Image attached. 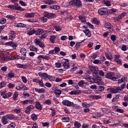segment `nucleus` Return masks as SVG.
<instances>
[{
    "label": "nucleus",
    "instance_id": "37998d69",
    "mask_svg": "<svg viewBox=\"0 0 128 128\" xmlns=\"http://www.w3.org/2000/svg\"><path fill=\"white\" fill-rule=\"evenodd\" d=\"M31 118L32 120H38V115L35 114H32L31 115Z\"/></svg>",
    "mask_w": 128,
    "mask_h": 128
},
{
    "label": "nucleus",
    "instance_id": "a878e982",
    "mask_svg": "<svg viewBox=\"0 0 128 128\" xmlns=\"http://www.w3.org/2000/svg\"><path fill=\"white\" fill-rule=\"evenodd\" d=\"M44 2V4H56V1H54L52 0H43Z\"/></svg>",
    "mask_w": 128,
    "mask_h": 128
},
{
    "label": "nucleus",
    "instance_id": "c03bdc74",
    "mask_svg": "<svg viewBox=\"0 0 128 128\" xmlns=\"http://www.w3.org/2000/svg\"><path fill=\"white\" fill-rule=\"evenodd\" d=\"M48 79L50 82H54V80H56V77L54 76L49 75Z\"/></svg>",
    "mask_w": 128,
    "mask_h": 128
},
{
    "label": "nucleus",
    "instance_id": "09e8293b",
    "mask_svg": "<svg viewBox=\"0 0 128 128\" xmlns=\"http://www.w3.org/2000/svg\"><path fill=\"white\" fill-rule=\"evenodd\" d=\"M16 128V123L12 122L6 128Z\"/></svg>",
    "mask_w": 128,
    "mask_h": 128
},
{
    "label": "nucleus",
    "instance_id": "c85d7f7f",
    "mask_svg": "<svg viewBox=\"0 0 128 128\" xmlns=\"http://www.w3.org/2000/svg\"><path fill=\"white\" fill-rule=\"evenodd\" d=\"M34 90L35 92H38V94H44V89L42 88L40 89H38V88H35Z\"/></svg>",
    "mask_w": 128,
    "mask_h": 128
},
{
    "label": "nucleus",
    "instance_id": "412c9836",
    "mask_svg": "<svg viewBox=\"0 0 128 128\" xmlns=\"http://www.w3.org/2000/svg\"><path fill=\"white\" fill-rule=\"evenodd\" d=\"M9 38L11 40H13L14 38H16V33L14 32H11L9 34Z\"/></svg>",
    "mask_w": 128,
    "mask_h": 128
},
{
    "label": "nucleus",
    "instance_id": "9d476101",
    "mask_svg": "<svg viewBox=\"0 0 128 128\" xmlns=\"http://www.w3.org/2000/svg\"><path fill=\"white\" fill-rule=\"evenodd\" d=\"M34 108V106L33 105H30L25 109V112L27 114H30V112L32 110V109Z\"/></svg>",
    "mask_w": 128,
    "mask_h": 128
},
{
    "label": "nucleus",
    "instance_id": "f8f14e48",
    "mask_svg": "<svg viewBox=\"0 0 128 128\" xmlns=\"http://www.w3.org/2000/svg\"><path fill=\"white\" fill-rule=\"evenodd\" d=\"M105 27L107 28L108 30H109L110 32H112L114 30L112 29V24L109 22L106 23L105 24Z\"/></svg>",
    "mask_w": 128,
    "mask_h": 128
},
{
    "label": "nucleus",
    "instance_id": "423d86ee",
    "mask_svg": "<svg viewBox=\"0 0 128 128\" xmlns=\"http://www.w3.org/2000/svg\"><path fill=\"white\" fill-rule=\"evenodd\" d=\"M10 56H4V53L2 52H0V62H6L10 60Z\"/></svg>",
    "mask_w": 128,
    "mask_h": 128
},
{
    "label": "nucleus",
    "instance_id": "338daca9",
    "mask_svg": "<svg viewBox=\"0 0 128 128\" xmlns=\"http://www.w3.org/2000/svg\"><path fill=\"white\" fill-rule=\"evenodd\" d=\"M6 86V82H2L0 83V88H4Z\"/></svg>",
    "mask_w": 128,
    "mask_h": 128
},
{
    "label": "nucleus",
    "instance_id": "39448f33",
    "mask_svg": "<svg viewBox=\"0 0 128 128\" xmlns=\"http://www.w3.org/2000/svg\"><path fill=\"white\" fill-rule=\"evenodd\" d=\"M105 78H106L112 80H116V78L114 77V73L112 72H110L108 73H107L105 75Z\"/></svg>",
    "mask_w": 128,
    "mask_h": 128
},
{
    "label": "nucleus",
    "instance_id": "864d4df0",
    "mask_svg": "<svg viewBox=\"0 0 128 128\" xmlns=\"http://www.w3.org/2000/svg\"><path fill=\"white\" fill-rule=\"evenodd\" d=\"M74 126H75V128H80V126H82V124L78 123V121H76L74 123Z\"/></svg>",
    "mask_w": 128,
    "mask_h": 128
},
{
    "label": "nucleus",
    "instance_id": "393cba45",
    "mask_svg": "<svg viewBox=\"0 0 128 128\" xmlns=\"http://www.w3.org/2000/svg\"><path fill=\"white\" fill-rule=\"evenodd\" d=\"M20 58H22V56H20L18 55H15L12 57H10L9 60H20Z\"/></svg>",
    "mask_w": 128,
    "mask_h": 128
},
{
    "label": "nucleus",
    "instance_id": "13d9d810",
    "mask_svg": "<svg viewBox=\"0 0 128 128\" xmlns=\"http://www.w3.org/2000/svg\"><path fill=\"white\" fill-rule=\"evenodd\" d=\"M93 63L94 64H102V62H100V60L96 59L94 60Z\"/></svg>",
    "mask_w": 128,
    "mask_h": 128
},
{
    "label": "nucleus",
    "instance_id": "ea45409f",
    "mask_svg": "<svg viewBox=\"0 0 128 128\" xmlns=\"http://www.w3.org/2000/svg\"><path fill=\"white\" fill-rule=\"evenodd\" d=\"M56 38V36H50V40L52 44H54Z\"/></svg>",
    "mask_w": 128,
    "mask_h": 128
},
{
    "label": "nucleus",
    "instance_id": "4468645a",
    "mask_svg": "<svg viewBox=\"0 0 128 128\" xmlns=\"http://www.w3.org/2000/svg\"><path fill=\"white\" fill-rule=\"evenodd\" d=\"M44 32V30L42 28H38L37 30H36L35 34L36 36H40L41 34H42Z\"/></svg>",
    "mask_w": 128,
    "mask_h": 128
},
{
    "label": "nucleus",
    "instance_id": "680f3d73",
    "mask_svg": "<svg viewBox=\"0 0 128 128\" xmlns=\"http://www.w3.org/2000/svg\"><path fill=\"white\" fill-rule=\"evenodd\" d=\"M118 98H120V96H116L112 100V102H116V100H118Z\"/></svg>",
    "mask_w": 128,
    "mask_h": 128
},
{
    "label": "nucleus",
    "instance_id": "aec40b11",
    "mask_svg": "<svg viewBox=\"0 0 128 128\" xmlns=\"http://www.w3.org/2000/svg\"><path fill=\"white\" fill-rule=\"evenodd\" d=\"M16 28H26V24L22 23H16L14 24Z\"/></svg>",
    "mask_w": 128,
    "mask_h": 128
},
{
    "label": "nucleus",
    "instance_id": "a19ab883",
    "mask_svg": "<svg viewBox=\"0 0 128 128\" xmlns=\"http://www.w3.org/2000/svg\"><path fill=\"white\" fill-rule=\"evenodd\" d=\"M22 110L18 106L16 107V108H14L12 111L14 112L16 114H20Z\"/></svg>",
    "mask_w": 128,
    "mask_h": 128
},
{
    "label": "nucleus",
    "instance_id": "72a5a7b5",
    "mask_svg": "<svg viewBox=\"0 0 128 128\" xmlns=\"http://www.w3.org/2000/svg\"><path fill=\"white\" fill-rule=\"evenodd\" d=\"M43 104L46 105V106H50L52 104V100L48 99L46 100L44 103Z\"/></svg>",
    "mask_w": 128,
    "mask_h": 128
},
{
    "label": "nucleus",
    "instance_id": "7c9ffc66",
    "mask_svg": "<svg viewBox=\"0 0 128 128\" xmlns=\"http://www.w3.org/2000/svg\"><path fill=\"white\" fill-rule=\"evenodd\" d=\"M102 4H105V6H112V4H110V1L106 0H102Z\"/></svg>",
    "mask_w": 128,
    "mask_h": 128
},
{
    "label": "nucleus",
    "instance_id": "b1692460",
    "mask_svg": "<svg viewBox=\"0 0 128 128\" xmlns=\"http://www.w3.org/2000/svg\"><path fill=\"white\" fill-rule=\"evenodd\" d=\"M80 92H82V91H80V90H75L70 92V94H72V96L74 94L76 95V94H80Z\"/></svg>",
    "mask_w": 128,
    "mask_h": 128
},
{
    "label": "nucleus",
    "instance_id": "f257e3e1",
    "mask_svg": "<svg viewBox=\"0 0 128 128\" xmlns=\"http://www.w3.org/2000/svg\"><path fill=\"white\" fill-rule=\"evenodd\" d=\"M85 80H87L88 82H94L100 86L102 84V78L98 76H93L92 78L90 76H84V78Z\"/></svg>",
    "mask_w": 128,
    "mask_h": 128
},
{
    "label": "nucleus",
    "instance_id": "f704fd0d",
    "mask_svg": "<svg viewBox=\"0 0 128 128\" xmlns=\"http://www.w3.org/2000/svg\"><path fill=\"white\" fill-rule=\"evenodd\" d=\"M8 78H14V73L12 71L10 72L8 74Z\"/></svg>",
    "mask_w": 128,
    "mask_h": 128
},
{
    "label": "nucleus",
    "instance_id": "de8ad7c7",
    "mask_svg": "<svg viewBox=\"0 0 128 128\" xmlns=\"http://www.w3.org/2000/svg\"><path fill=\"white\" fill-rule=\"evenodd\" d=\"M18 92H14V94H13V100H16V98H18Z\"/></svg>",
    "mask_w": 128,
    "mask_h": 128
},
{
    "label": "nucleus",
    "instance_id": "2f4dec72",
    "mask_svg": "<svg viewBox=\"0 0 128 128\" xmlns=\"http://www.w3.org/2000/svg\"><path fill=\"white\" fill-rule=\"evenodd\" d=\"M72 68L70 70V72H75V70H76V69L78 68V66H76V64L74 63L72 65Z\"/></svg>",
    "mask_w": 128,
    "mask_h": 128
},
{
    "label": "nucleus",
    "instance_id": "20e7f679",
    "mask_svg": "<svg viewBox=\"0 0 128 128\" xmlns=\"http://www.w3.org/2000/svg\"><path fill=\"white\" fill-rule=\"evenodd\" d=\"M37 58L38 60V64L42 62V60H40V58H43V60H52V58H50V56H48L46 55H40L38 56Z\"/></svg>",
    "mask_w": 128,
    "mask_h": 128
},
{
    "label": "nucleus",
    "instance_id": "bf43d9fd",
    "mask_svg": "<svg viewBox=\"0 0 128 128\" xmlns=\"http://www.w3.org/2000/svg\"><path fill=\"white\" fill-rule=\"evenodd\" d=\"M22 81L24 84H26L28 82V80H26V78L24 76H22L21 77Z\"/></svg>",
    "mask_w": 128,
    "mask_h": 128
},
{
    "label": "nucleus",
    "instance_id": "dca6fc26",
    "mask_svg": "<svg viewBox=\"0 0 128 128\" xmlns=\"http://www.w3.org/2000/svg\"><path fill=\"white\" fill-rule=\"evenodd\" d=\"M16 66L18 68H23V70H26L28 68V65L26 64H16Z\"/></svg>",
    "mask_w": 128,
    "mask_h": 128
},
{
    "label": "nucleus",
    "instance_id": "7ed1b4c3",
    "mask_svg": "<svg viewBox=\"0 0 128 128\" xmlns=\"http://www.w3.org/2000/svg\"><path fill=\"white\" fill-rule=\"evenodd\" d=\"M20 52L21 54L20 60H26V49L24 48H22L20 50Z\"/></svg>",
    "mask_w": 128,
    "mask_h": 128
},
{
    "label": "nucleus",
    "instance_id": "58836bf2",
    "mask_svg": "<svg viewBox=\"0 0 128 128\" xmlns=\"http://www.w3.org/2000/svg\"><path fill=\"white\" fill-rule=\"evenodd\" d=\"M7 120H14V115L13 114H6L5 116Z\"/></svg>",
    "mask_w": 128,
    "mask_h": 128
},
{
    "label": "nucleus",
    "instance_id": "603ef678",
    "mask_svg": "<svg viewBox=\"0 0 128 128\" xmlns=\"http://www.w3.org/2000/svg\"><path fill=\"white\" fill-rule=\"evenodd\" d=\"M16 90H20L22 88V85L20 84H17L16 87Z\"/></svg>",
    "mask_w": 128,
    "mask_h": 128
},
{
    "label": "nucleus",
    "instance_id": "8fccbe9b",
    "mask_svg": "<svg viewBox=\"0 0 128 128\" xmlns=\"http://www.w3.org/2000/svg\"><path fill=\"white\" fill-rule=\"evenodd\" d=\"M40 76H41V78L43 77L44 78H48L49 76V75L48 74L46 73H43L42 74H40Z\"/></svg>",
    "mask_w": 128,
    "mask_h": 128
},
{
    "label": "nucleus",
    "instance_id": "4c0bfd02",
    "mask_svg": "<svg viewBox=\"0 0 128 128\" xmlns=\"http://www.w3.org/2000/svg\"><path fill=\"white\" fill-rule=\"evenodd\" d=\"M6 18H8L10 20H16V16L8 14L6 16Z\"/></svg>",
    "mask_w": 128,
    "mask_h": 128
},
{
    "label": "nucleus",
    "instance_id": "bb28decb",
    "mask_svg": "<svg viewBox=\"0 0 128 128\" xmlns=\"http://www.w3.org/2000/svg\"><path fill=\"white\" fill-rule=\"evenodd\" d=\"M34 12H32V13H26L25 14V18H34Z\"/></svg>",
    "mask_w": 128,
    "mask_h": 128
},
{
    "label": "nucleus",
    "instance_id": "ddd939ff",
    "mask_svg": "<svg viewBox=\"0 0 128 128\" xmlns=\"http://www.w3.org/2000/svg\"><path fill=\"white\" fill-rule=\"evenodd\" d=\"M35 106L36 108V110H42V104H40V102L38 101H36L35 102Z\"/></svg>",
    "mask_w": 128,
    "mask_h": 128
},
{
    "label": "nucleus",
    "instance_id": "f3484780",
    "mask_svg": "<svg viewBox=\"0 0 128 128\" xmlns=\"http://www.w3.org/2000/svg\"><path fill=\"white\" fill-rule=\"evenodd\" d=\"M54 14H50L48 12H45L44 13V17L46 18H53L54 16Z\"/></svg>",
    "mask_w": 128,
    "mask_h": 128
},
{
    "label": "nucleus",
    "instance_id": "5fc2aeb1",
    "mask_svg": "<svg viewBox=\"0 0 128 128\" xmlns=\"http://www.w3.org/2000/svg\"><path fill=\"white\" fill-rule=\"evenodd\" d=\"M78 84L79 86H84V85L86 84V82H84V81L83 80H81L78 82Z\"/></svg>",
    "mask_w": 128,
    "mask_h": 128
},
{
    "label": "nucleus",
    "instance_id": "6ab92c4d",
    "mask_svg": "<svg viewBox=\"0 0 128 128\" xmlns=\"http://www.w3.org/2000/svg\"><path fill=\"white\" fill-rule=\"evenodd\" d=\"M16 28H26V24L22 23H16L14 24Z\"/></svg>",
    "mask_w": 128,
    "mask_h": 128
},
{
    "label": "nucleus",
    "instance_id": "0e129e2a",
    "mask_svg": "<svg viewBox=\"0 0 128 128\" xmlns=\"http://www.w3.org/2000/svg\"><path fill=\"white\" fill-rule=\"evenodd\" d=\"M56 32H60V30H62V27H60V26H56L54 28Z\"/></svg>",
    "mask_w": 128,
    "mask_h": 128
},
{
    "label": "nucleus",
    "instance_id": "9b49d317",
    "mask_svg": "<svg viewBox=\"0 0 128 128\" xmlns=\"http://www.w3.org/2000/svg\"><path fill=\"white\" fill-rule=\"evenodd\" d=\"M63 66L66 69L70 68V62L68 60L64 59L63 60Z\"/></svg>",
    "mask_w": 128,
    "mask_h": 128
},
{
    "label": "nucleus",
    "instance_id": "a211bd4d",
    "mask_svg": "<svg viewBox=\"0 0 128 128\" xmlns=\"http://www.w3.org/2000/svg\"><path fill=\"white\" fill-rule=\"evenodd\" d=\"M1 122L3 124H8V118L5 116L2 117L1 119Z\"/></svg>",
    "mask_w": 128,
    "mask_h": 128
},
{
    "label": "nucleus",
    "instance_id": "e2e57ef3",
    "mask_svg": "<svg viewBox=\"0 0 128 128\" xmlns=\"http://www.w3.org/2000/svg\"><path fill=\"white\" fill-rule=\"evenodd\" d=\"M40 20L41 22H46V20H48V19L46 17H44V16L40 18Z\"/></svg>",
    "mask_w": 128,
    "mask_h": 128
},
{
    "label": "nucleus",
    "instance_id": "1a4fd4ad",
    "mask_svg": "<svg viewBox=\"0 0 128 128\" xmlns=\"http://www.w3.org/2000/svg\"><path fill=\"white\" fill-rule=\"evenodd\" d=\"M62 104L66 106H73L74 104L73 102L69 101L67 100H64L62 102Z\"/></svg>",
    "mask_w": 128,
    "mask_h": 128
},
{
    "label": "nucleus",
    "instance_id": "6e6552de",
    "mask_svg": "<svg viewBox=\"0 0 128 128\" xmlns=\"http://www.w3.org/2000/svg\"><path fill=\"white\" fill-rule=\"evenodd\" d=\"M108 92H110V94H118L120 92V87H117L116 88H108L107 90Z\"/></svg>",
    "mask_w": 128,
    "mask_h": 128
},
{
    "label": "nucleus",
    "instance_id": "4d7b16f0",
    "mask_svg": "<svg viewBox=\"0 0 128 128\" xmlns=\"http://www.w3.org/2000/svg\"><path fill=\"white\" fill-rule=\"evenodd\" d=\"M106 56L108 60H112V54H106Z\"/></svg>",
    "mask_w": 128,
    "mask_h": 128
},
{
    "label": "nucleus",
    "instance_id": "e433bc0d",
    "mask_svg": "<svg viewBox=\"0 0 128 128\" xmlns=\"http://www.w3.org/2000/svg\"><path fill=\"white\" fill-rule=\"evenodd\" d=\"M78 18L82 22H86V17L84 16H78Z\"/></svg>",
    "mask_w": 128,
    "mask_h": 128
},
{
    "label": "nucleus",
    "instance_id": "052dcab7",
    "mask_svg": "<svg viewBox=\"0 0 128 128\" xmlns=\"http://www.w3.org/2000/svg\"><path fill=\"white\" fill-rule=\"evenodd\" d=\"M90 70H91V72H96V68L94 66H90Z\"/></svg>",
    "mask_w": 128,
    "mask_h": 128
},
{
    "label": "nucleus",
    "instance_id": "2eb2a0df",
    "mask_svg": "<svg viewBox=\"0 0 128 128\" xmlns=\"http://www.w3.org/2000/svg\"><path fill=\"white\" fill-rule=\"evenodd\" d=\"M34 42L36 44L39 46L40 48H44V43H42V42L40 40L36 38L34 40Z\"/></svg>",
    "mask_w": 128,
    "mask_h": 128
},
{
    "label": "nucleus",
    "instance_id": "f03ea898",
    "mask_svg": "<svg viewBox=\"0 0 128 128\" xmlns=\"http://www.w3.org/2000/svg\"><path fill=\"white\" fill-rule=\"evenodd\" d=\"M70 6H76L77 8H80L82 2L80 0H72L69 2Z\"/></svg>",
    "mask_w": 128,
    "mask_h": 128
},
{
    "label": "nucleus",
    "instance_id": "4be33fe9",
    "mask_svg": "<svg viewBox=\"0 0 128 128\" xmlns=\"http://www.w3.org/2000/svg\"><path fill=\"white\" fill-rule=\"evenodd\" d=\"M14 10H24V9L18 4H16L14 5Z\"/></svg>",
    "mask_w": 128,
    "mask_h": 128
},
{
    "label": "nucleus",
    "instance_id": "0eeeda50",
    "mask_svg": "<svg viewBox=\"0 0 128 128\" xmlns=\"http://www.w3.org/2000/svg\"><path fill=\"white\" fill-rule=\"evenodd\" d=\"M98 13L100 16H104L108 14V11L106 8H102L98 10Z\"/></svg>",
    "mask_w": 128,
    "mask_h": 128
},
{
    "label": "nucleus",
    "instance_id": "c9c22d12",
    "mask_svg": "<svg viewBox=\"0 0 128 128\" xmlns=\"http://www.w3.org/2000/svg\"><path fill=\"white\" fill-rule=\"evenodd\" d=\"M36 30H35L34 29H33L32 30H29L27 32V35L28 36H32V34H36Z\"/></svg>",
    "mask_w": 128,
    "mask_h": 128
},
{
    "label": "nucleus",
    "instance_id": "a18cd8bd",
    "mask_svg": "<svg viewBox=\"0 0 128 128\" xmlns=\"http://www.w3.org/2000/svg\"><path fill=\"white\" fill-rule=\"evenodd\" d=\"M50 8L52 10H60V6L58 5H52L50 6Z\"/></svg>",
    "mask_w": 128,
    "mask_h": 128
},
{
    "label": "nucleus",
    "instance_id": "3c124183",
    "mask_svg": "<svg viewBox=\"0 0 128 128\" xmlns=\"http://www.w3.org/2000/svg\"><path fill=\"white\" fill-rule=\"evenodd\" d=\"M62 120L64 122H70V118L68 116L64 117L62 118Z\"/></svg>",
    "mask_w": 128,
    "mask_h": 128
},
{
    "label": "nucleus",
    "instance_id": "473e14b6",
    "mask_svg": "<svg viewBox=\"0 0 128 128\" xmlns=\"http://www.w3.org/2000/svg\"><path fill=\"white\" fill-rule=\"evenodd\" d=\"M90 98L92 100H100V98H102V96L98 95H92Z\"/></svg>",
    "mask_w": 128,
    "mask_h": 128
},
{
    "label": "nucleus",
    "instance_id": "6e6d98bb",
    "mask_svg": "<svg viewBox=\"0 0 128 128\" xmlns=\"http://www.w3.org/2000/svg\"><path fill=\"white\" fill-rule=\"evenodd\" d=\"M6 22V19L4 18H2L0 19V24H4Z\"/></svg>",
    "mask_w": 128,
    "mask_h": 128
},
{
    "label": "nucleus",
    "instance_id": "c756f323",
    "mask_svg": "<svg viewBox=\"0 0 128 128\" xmlns=\"http://www.w3.org/2000/svg\"><path fill=\"white\" fill-rule=\"evenodd\" d=\"M30 50L31 52H38V48L36 46L31 45L29 47Z\"/></svg>",
    "mask_w": 128,
    "mask_h": 128
},
{
    "label": "nucleus",
    "instance_id": "79ce46f5",
    "mask_svg": "<svg viewBox=\"0 0 128 128\" xmlns=\"http://www.w3.org/2000/svg\"><path fill=\"white\" fill-rule=\"evenodd\" d=\"M54 94L57 98H58V96H60V94H62V90H54Z\"/></svg>",
    "mask_w": 128,
    "mask_h": 128
},
{
    "label": "nucleus",
    "instance_id": "69168bd1",
    "mask_svg": "<svg viewBox=\"0 0 128 128\" xmlns=\"http://www.w3.org/2000/svg\"><path fill=\"white\" fill-rule=\"evenodd\" d=\"M54 52H55V53H56V54H58V52L60 50V48H58V46H56L54 48Z\"/></svg>",
    "mask_w": 128,
    "mask_h": 128
},
{
    "label": "nucleus",
    "instance_id": "cd10ccee",
    "mask_svg": "<svg viewBox=\"0 0 128 128\" xmlns=\"http://www.w3.org/2000/svg\"><path fill=\"white\" fill-rule=\"evenodd\" d=\"M12 96V93L9 92L8 93H5L3 95V98H10Z\"/></svg>",
    "mask_w": 128,
    "mask_h": 128
},
{
    "label": "nucleus",
    "instance_id": "774afa93",
    "mask_svg": "<svg viewBox=\"0 0 128 128\" xmlns=\"http://www.w3.org/2000/svg\"><path fill=\"white\" fill-rule=\"evenodd\" d=\"M12 48H13V50H16V48L18 47V45L15 43H12V44L11 45Z\"/></svg>",
    "mask_w": 128,
    "mask_h": 128
},
{
    "label": "nucleus",
    "instance_id": "5701e85b",
    "mask_svg": "<svg viewBox=\"0 0 128 128\" xmlns=\"http://www.w3.org/2000/svg\"><path fill=\"white\" fill-rule=\"evenodd\" d=\"M83 32L85 33V34L88 38H90L92 36V34H90V31L88 29H86L83 30Z\"/></svg>",
    "mask_w": 128,
    "mask_h": 128
},
{
    "label": "nucleus",
    "instance_id": "49530a36",
    "mask_svg": "<svg viewBox=\"0 0 128 128\" xmlns=\"http://www.w3.org/2000/svg\"><path fill=\"white\" fill-rule=\"evenodd\" d=\"M125 80H126V78L122 77L120 80H118V84H122V82H124Z\"/></svg>",
    "mask_w": 128,
    "mask_h": 128
}]
</instances>
